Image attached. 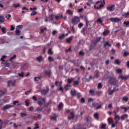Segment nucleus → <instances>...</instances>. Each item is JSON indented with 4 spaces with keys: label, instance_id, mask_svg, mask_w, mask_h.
Listing matches in <instances>:
<instances>
[{
    "label": "nucleus",
    "instance_id": "obj_1",
    "mask_svg": "<svg viewBox=\"0 0 129 129\" xmlns=\"http://www.w3.org/2000/svg\"><path fill=\"white\" fill-rule=\"evenodd\" d=\"M104 5H105V1H97L95 4L94 8L95 10H100V9H102L104 7Z\"/></svg>",
    "mask_w": 129,
    "mask_h": 129
},
{
    "label": "nucleus",
    "instance_id": "obj_2",
    "mask_svg": "<svg viewBox=\"0 0 129 129\" xmlns=\"http://www.w3.org/2000/svg\"><path fill=\"white\" fill-rule=\"evenodd\" d=\"M108 79H109L108 82L109 84H110L111 85H114V86L116 85V83H117L116 78L112 77H110L108 78Z\"/></svg>",
    "mask_w": 129,
    "mask_h": 129
},
{
    "label": "nucleus",
    "instance_id": "obj_3",
    "mask_svg": "<svg viewBox=\"0 0 129 129\" xmlns=\"http://www.w3.org/2000/svg\"><path fill=\"white\" fill-rule=\"evenodd\" d=\"M80 22V18L77 16H75L72 19L73 25H77Z\"/></svg>",
    "mask_w": 129,
    "mask_h": 129
},
{
    "label": "nucleus",
    "instance_id": "obj_4",
    "mask_svg": "<svg viewBox=\"0 0 129 129\" xmlns=\"http://www.w3.org/2000/svg\"><path fill=\"white\" fill-rule=\"evenodd\" d=\"M122 20L121 18H111L110 19V22H112V23H118L119 22H120Z\"/></svg>",
    "mask_w": 129,
    "mask_h": 129
},
{
    "label": "nucleus",
    "instance_id": "obj_5",
    "mask_svg": "<svg viewBox=\"0 0 129 129\" xmlns=\"http://www.w3.org/2000/svg\"><path fill=\"white\" fill-rule=\"evenodd\" d=\"M115 10V5H109L107 7V11L108 12H113Z\"/></svg>",
    "mask_w": 129,
    "mask_h": 129
},
{
    "label": "nucleus",
    "instance_id": "obj_6",
    "mask_svg": "<svg viewBox=\"0 0 129 129\" xmlns=\"http://www.w3.org/2000/svg\"><path fill=\"white\" fill-rule=\"evenodd\" d=\"M16 83H17V81H8V83H7L8 87H10L11 84L13 86H15Z\"/></svg>",
    "mask_w": 129,
    "mask_h": 129
},
{
    "label": "nucleus",
    "instance_id": "obj_7",
    "mask_svg": "<svg viewBox=\"0 0 129 129\" xmlns=\"http://www.w3.org/2000/svg\"><path fill=\"white\" fill-rule=\"evenodd\" d=\"M46 89H43L41 91V94H43V95H45V94H47V93L49 92V91L50 90V89H49V87H46Z\"/></svg>",
    "mask_w": 129,
    "mask_h": 129
},
{
    "label": "nucleus",
    "instance_id": "obj_8",
    "mask_svg": "<svg viewBox=\"0 0 129 129\" xmlns=\"http://www.w3.org/2000/svg\"><path fill=\"white\" fill-rule=\"evenodd\" d=\"M20 63L19 62H16L14 61H12V65L13 67V68H18L19 66H20Z\"/></svg>",
    "mask_w": 129,
    "mask_h": 129
},
{
    "label": "nucleus",
    "instance_id": "obj_9",
    "mask_svg": "<svg viewBox=\"0 0 129 129\" xmlns=\"http://www.w3.org/2000/svg\"><path fill=\"white\" fill-rule=\"evenodd\" d=\"M75 117V115L74 114V112L72 111L70 112V115H69L68 118L69 119H74Z\"/></svg>",
    "mask_w": 129,
    "mask_h": 129
},
{
    "label": "nucleus",
    "instance_id": "obj_10",
    "mask_svg": "<svg viewBox=\"0 0 129 129\" xmlns=\"http://www.w3.org/2000/svg\"><path fill=\"white\" fill-rule=\"evenodd\" d=\"M45 103V99L39 98L38 99V104L39 105H42L43 103Z\"/></svg>",
    "mask_w": 129,
    "mask_h": 129
},
{
    "label": "nucleus",
    "instance_id": "obj_11",
    "mask_svg": "<svg viewBox=\"0 0 129 129\" xmlns=\"http://www.w3.org/2000/svg\"><path fill=\"white\" fill-rule=\"evenodd\" d=\"M73 40V36H71L67 39L66 43H67V44H71Z\"/></svg>",
    "mask_w": 129,
    "mask_h": 129
},
{
    "label": "nucleus",
    "instance_id": "obj_12",
    "mask_svg": "<svg viewBox=\"0 0 129 129\" xmlns=\"http://www.w3.org/2000/svg\"><path fill=\"white\" fill-rule=\"evenodd\" d=\"M11 107H14V106L11 105H7L3 107V110H7V109H9V108H11Z\"/></svg>",
    "mask_w": 129,
    "mask_h": 129
},
{
    "label": "nucleus",
    "instance_id": "obj_13",
    "mask_svg": "<svg viewBox=\"0 0 129 129\" xmlns=\"http://www.w3.org/2000/svg\"><path fill=\"white\" fill-rule=\"evenodd\" d=\"M28 67H29L28 63H25L21 67V70H27Z\"/></svg>",
    "mask_w": 129,
    "mask_h": 129
},
{
    "label": "nucleus",
    "instance_id": "obj_14",
    "mask_svg": "<svg viewBox=\"0 0 129 129\" xmlns=\"http://www.w3.org/2000/svg\"><path fill=\"white\" fill-rule=\"evenodd\" d=\"M89 94L92 96H95V95H96V94L95 93V90L94 89L90 90Z\"/></svg>",
    "mask_w": 129,
    "mask_h": 129
},
{
    "label": "nucleus",
    "instance_id": "obj_15",
    "mask_svg": "<svg viewBox=\"0 0 129 129\" xmlns=\"http://www.w3.org/2000/svg\"><path fill=\"white\" fill-rule=\"evenodd\" d=\"M71 94L73 97H74V96H76V94H77V91L75 90H72L71 91Z\"/></svg>",
    "mask_w": 129,
    "mask_h": 129
},
{
    "label": "nucleus",
    "instance_id": "obj_16",
    "mask_svg": "<svg viewBox=\"0 0 129 129\" xmlns=\"http://www.w3.org/2000/svg\"><path fill=\"white\" fill-rule=\"evenodd\" d=\"M119 78H121V79H122V80H126V79H128L129 76H127L125 77L122 75H120L119 76Z\"/></svg>",
    "mask_w": 129,
    "mask_h": 129
},
{
    "label": "nucleus",
    "instance_id": "obj_17",
    "mask_svg": "<svg viewBox=\"0 0 129 129\" xmlns=\"http://www.w3.org/2000/svg\"><path fill=\"white\" fill-rule=\"evenodd\" d=\"M85 22L86 23V27H88V24H89V21H88V18L87 16L84 17Z\"/></svg>",
    "mask_w": 129,
    "mask_h": 129
},
{
    "label": "nucleus",
    "instance_id": "obj_18",
    "mask_svg": "<svg viewBox=\"0 0 129 129\" xmlns=\"http://www.w3.org/2000/svg\"><path fill=\"white\" fill-rule=\"evenodd\" d=\"M5 22V16H0V25L1 24H3V23Z\"/></svg>",
    "mask_w": 129,
    "mask_h": 129
},
{
    "label": "nucleus",
    "instance_id": "obj_19",
    "mask_svg": "<svg viewBox=\"0 0 129 129\" xmlns=\"http://www.w3.org/2000/svg\"><path fill=\"white\" fill-rule=\"evenodd\" d=\"M45 74H46V75H48L49 77H51L52 72H51V70H49L48 71H45Z\"/></svg>",
    "mask_w": 129,
    "mask_h": 129
},
{
    "label": "nucleus",
    "instance_id": "obj_20",
    "mask_svg": "<svg viewBox=\"0 0 129 129\" xmlns=\"http://www.w3.org/2000/svg\"><path fill=\"white\" fill-rule=\"evenodd\" d=\"M36 60L37 61H38V62H42V60H43V56L42 55H40L36 58Z\"/></svg>",
    "mask_w": 129,
    "mask_h": 129
},
{
    "label": "nucleus",
    "instance_id": "obj_21",
    "mask_svg": "<svg viewBox=\"0 0 129 129\" xmlns=\"http://www.w3.org/2000/svg\"><path fill=\"white\" fill-rule=\"evenodd\" d=\"M94 117H95V118L97 119V120H99V114H98V113H95L94 114Z\"/></svg>",
    "mask_w": 129,
    "mask_h": 129
},
{
    "label": "nucleus",
    "instance_id": "obj_22",
    "mask_svg": "<svg viewBox=\"0 0 129 129\" xmlns=\"http://www.w3.org/2000/svg\"><path fill=\"white\" fill-rule=\"evenodd\" d=\"M105 47H111V44H109L108 41H107L105 44H104V48H105Z\"/></svg>",
    "mask_w": 129,
    "mask_h": 129
},
{
    "label": "nucleus",
    "instance_id": "obj_23",
    "mask_svg": "<svg viewBox=\"0 0 129 129\" xmlns=\"http://www.w3.org/2000/svg\"><path fill=\"white\" fill-rule=\"evenodd\" d=\"M99 77V72H98V71H96L94 75V77H95V78H98Z\"/></svg>",
    "mask_w": 129,
    "mask_h": 129
},
{
    "label": "nucleus",
    "instance_id": "obj_24",
    "mask_svg": "<svg viewBox=\"0 0 129 129\" xmlns=\"http://www.w3.org/2000/svg\"><path fill=\"white\" fill-rule=\"evenodd\" d=\"M114 118L116 121H118V120H120L121 118L118 115H115Z\"/></svg>",
    "mask_w": 129,
    "mask_h": 129
},
{
    "label": "nucleus",
    "instance_id": "obj_25",
    "mask_svg": "<svg viewBox=\"0 0 129 129\" xmlns=\"http://www.w3.org/2000/svg\"><path fill=\"white\" fill-rule=\"evenodd\" d=\"M74 84L73 86H78V85H79V81L77 80V81H74Z\"/></svg>",
    "mask_w": 129,
    "mask_h": 129
},
{
    "label": "nucleus",
    "instance_id": "obj_26",
    "mask_svg": "<svg viewBox=\"0 0 129 129\" xmlns=\"http://www.w3.org/2000/svg\"><path fill=\"white\" fill-rule=\"evenodd\" d=\"M48 18L50 21H53V20H54V18H55V15L54 14H51L49 16Z\"/></svg>",
    "mask_w": 129,
    "mask_h": 129
},
{
    "label": "nucleus",
    "instance_id": "obj_27",
    "mask_svg": "<svg viewBox=\"0 0 129 129\" xmlns=\"http://www.w3.org/2000/svg\"><path fill=\"white\" fill-rule=\"evenodd\" d=\"M128 116V115L127 114H124L121 115V119H122V120H124V119L127 117Z\"/></svg>",
    "mask_w": 129,
    "mask_h": 129
},
{
    "label": "nucleus",
    "instance_id": "obj_28",
    "mask_svg": "<svg viewBox=\"0 0 129 129\" xmlns=\"http://www.w3.org/2000/svg\"><path fill=\"white\" fill-rule=\"evenodd\" d=\"M62 84V82H59V81H56L55 82V85H56V86H61Z\"/></svg>",
    "mask_w": 129,
    "mask_h": 129
},
{
    "label": "nucleus",
    "instance_id": "obj_29",
    "mask_svg": "<svg viewBox=\"0 0 129 129\" xmlns=\"http://www.w3.org/2000/svg\"><path fill=\"white\" fill-rule=\"evenodd\" d=\"M67 14L70 15V16H72V15H73V12L70 10H67Z\"/></svg>",
    "mask_w": 129,
    "mask_h": 129
},
{
    "label": "nucleus",
    "instance_id": "obj_30",
    "mask_svg": "<svg viewBox=\"0 0 129 129\" xmlns=\"http://www.w3.org/2000/svg\"><path fill=\"white\" fill-rule=\"evenodd\" d=\"M62 108H63V103L60 102L58 106V109L59 110H61V109H62Z\"/></svg>",
    "mask_w": 129,
    "mask_h": 129
},
{
    "label": "nucleus",
    "instance_id": "obj_31",
    "mask_svg": "<svg viewBox=\"0 0 129 129\" xmlns=\"http://www.w3.org/2000/svg\"><path fill=\"white\" fill-rule=\"evenodd\" d=\"M123 101H125V102H127L128 101V97L124 96L122 98Z\"/></svg>",
    "mask_w": 129,
    "mask_h": 129
},
{
    "label": "nucleus",
    "instance_id": "obj_32",
    "mask_svg": "<svg viewBox=\"0 0 129 129\" xmlns=\"http://www.w3.org/2000/svg\"><path fill=\"white\" fill-rule=\"evenodd\" d=\"M118 123V121H115L114 123H112L111 125V127H115L117 125V124Z\"/></svg>",
    "mask_w": 129,
    "mask_h": 129
},
{
    "label": "nucleus",
    "instance_id": "obj_33",
    "mask_svg": "<svg viewBox=\"0 0 129 129\" xmlns=\"http://www.w3.org/2000/svg\"><path fill=\"white\" fill-rule=\"evenodd\" d=\"M109 31L108 30H105L103 33V34L104 35V36H107V35H108V34H109Z\"/></svg>",
    "mask_w": 129,
    "mask_h": 129
},
{
    "label": "nucleus",
    "instance_id": "obj_34",
    "mask_svg": "<svg viewBox=\"0 0 129 129\" xmlns=\"http://www.w3.org/2000/svg\"><path fill=\"white\" fill-rule=\"evenodd\" d=\"M114 64L116 65H120V61H119L118 59H116L114 61Z\"/></svg>",
    "mask_w": 129,
    "mask_h": 129
},
{
    "label": "nucleus",
    "instance_id": "obj_35",
    "mask_svg": "<svg viewBox=\"0 0 129 129\" xmlns=\"http://www.w3.org/2000/svg\"><path fill=\"white\" fill-rule=\"evenodd\" d=\"M73 80H74V78H69L68 79V82L69 84H71V83H72V81H73Z\"/></svg>",
    "mask_w": 129,
    "mask_h": 129
},
{
    "label": "nucleus",
    "instance_id": "obj_36",
    "mask_svg": "<svg viewBox=\"0 0 129 129\" xmlns=\"http://www.w3.org/2000/svg\"><path fill=\"white\" fill-rule=\"evenodd\" d=\"M120 108H121V109H124V112H126V111H127V110L128 109V107H125L123 106H120Z\"/></svg>",
    "mask_w": 129,
    "mask_h": 129
},
{
    "label": "nucleus",
    "instance_id": "obj_37",
    "mask_svg": "<svg viewBox=\"0 0 129 129\" xmlns=\"http://www.w3.org/2000/svg\"><path fill=\"white\" fill-rule=\"evenodd\" d=\"M64 38H65V34H62L61 35L59 36L58 39H59V40H63V39H64Z\"/></svg>",
    "mask_w": 129,
    "mask_h": 129
},
{
    "label": "nucleus",
    "instance_id": "obj_38",
    "mask_svg": "<svg viewBox=\"0 0 129 129\" xmlns=\"http://www.w3.org/2000/svg\"><path fill=\"white\" fill-rule=\"evenodd\" d=\"M2 31L3 34H6L7 33V29H6V27H3L2 28Z\"/></svg>",
    "mask_w": 129,
    "mask_h": 129
},
{
    "label": "nucleus",
    "instance_id": "obj_39",
    "mask_svg": "<svg viewBox=\"0 0 129 129\" xmlns=\"http://www.w3.org/2000/svg\"><path fill=\"white\" fill-rule=\"evenodd\" d=\"M48 53L50 55H53V54H54V52L52 51V48H49L48 49Z\"/></svg>",
    "mask_w": 129,
    "mask_h": 129
},
{
    "label": "nucleus",
    "instance_id": "obj_40",
    "mask_svg": "<svg viewBox=\"0 0 129 129\" xmlns=\"http://www.w3.org/2000/svg\"><path fill=\"white\" fill-rule=\"evenodd\" d=\"M97 88L98 89H101V88H102V84H101V83H98Z\"/></svg>",
    "mask_w": 129,
    "mask_h": 129
},
{
    "label": "nucleus",
    "instance_id": "obj_41",
    "mask_svg": "<svg viewBox=\"0 0 129 129\" xmlns=\"http://www.w3.org/2000/svg\"><path fill=\"white\" fill-rule=\"evenodd\" d=\"M116 72L117 73H118L119 74H121V73H122V70L121 69H118L116 70Z\"/></svg>",
    "mask_w": 129,
    "mask_h": 129
},
{
    "label": "nucleus",
    "instance_id": "obj_42",
    "mask_svg": "<svg viewBox=\"0 0 129 129\" xmlns=\"http://www.w3.org/2000/svg\"><path fill=\"white\" fill-rule=\"evenodd\" d=\"M80 102L81 103H85V98L82 97L80 99Z\"/></svg>",
    "mask_w": 129,
    "mask_h": 129
},
{
    "label": "nucleus",
    "instance_id": "obj_43",
    "mask_svg": "<svg viewBox=\"0 0 129 129\" xmlns=\"http://www.w3.org/2000/svg\"><path fill=\"white\" fill-rule=\"evenodd\" d=\"M86 30H87V27L86 26V27H84L81 32L82 33H83V34H84V33H85V32L86 31Z\"/></svg>",
    "mask_w": 129,
    "mask_h": 129
},
{
    "label": "nucleus",
    "instance_id": "obj_44",
    "mask_svg": "<svg viewBox=\"0 0 129 129\" xmlns=\"http://www.w3.org/2000/svg\"><path fill=\"white\" fill-rule=\"evenodd\" d=\"M17 58V55L16 54H14L13 56L11 57V58L10 59V61H13L14 59H16Z\"/></svg>",
    "mask_w": 129,
    "mask_h": 129
},
{
    "label": "nucleus",
    "instance_id": "obj_45",
    "mask_svg": "<svg viewBox=\"0 0 129 129\" xmlns=\"http://www.w3.org/2000/svg\"><path fill=\"white\" fill-rule=\"evenodd\" d=\"M114 91H115V88H114L113 90H111L109 93V95H112L113 93H114Z\"/></svg>",
    "mask_w": 129,
    "mask_h": 129
},
{
    "label": "nucleus",
    "instance_id": "obj_46",
    "mask_svg": "<svg viewBox=\"0 0 129 129\" xmlns=\"http://www.w3.org/2000/svg\"><path fill=\"white\" fill-rule=\"evenodd\" d=\"M39 80H41V77H35L34 78V81H39Z\"/></svg>",
    "mask_w": 129,
    "mask_h": 129
},
{
    "label": "nucleus",
    "instance_id": "obj_47",
    "mask_svg": "<svg viewBox=\"0 0 129 129\" xmlns=\"http://www.w3.org/2000/svg\"><path fill=\"white\" fill-rule=\"evenodd\" d=\"M106 128V124H102L101 126V129H105Z\"/></svg>",
    "mask_w": 129,
    "mask_h": 129
},
{
    "label": "nucleus",
    "instance_id": "obj_48",
    "mask_svg": "<svg viewBox=\"0 0 129 129\" xmlns=\"http://www.w3.org/2000/svg\"><path fill=\"white\" fill-rule=\"evenodd\" d=\"M13 7L14 8H15V9H17V8H20L21 7V6L19 4H17V5L13 4Z\"/></svg>",
    "mask_w": 129,
    "mask_h": 129
},
{
    "label": "nucleus",
    "instance_id": "obj_49",
    "mask_svg": "<svg viewBox=\"0 0 129 129\" xmlns=\"http://www.w3.org/2000/svg\"><path fill=\"white\" fill-rule=\"evenodd\" d=\"M55 18V19L56 20V21H57V20H59V19H60V18H62L63 15H61V16H54Z\"/></svg>",
    "mask_w": 129,
    "mask_h": 129
},
{
    "label": "nucleus",
    "instance_id": "obj_50",
    "mask_svg": "<svg viewBox=\"0 0 129 129\" xmlns=\"http://www.w3.org/2000/svg\"><path fill=\"white\" fill-rule=\"evenodd\" d=\"M6 58H7V56L3 55V57L1 59V61L2 62H5V59H6Z\"/></svg>",
    "mask_w": 129,
    "mask_h": 129
},
{
    "label": "nucleus",
    "instance_id": "obj_51",
    "mask_svg": "<svg viewBox=\"0 0 129 129\" xmlns=\"http://www.w3.org/2000/svg\"><path fill=\"white\" fill-rule=\"evenodd\" d=\"M123 16L124 17H125V18H128V16H129V12H127V13H124L123 14Z\"/></svg>",
    "mask_w": 129,
    "mask_h": 129
},
{
    "label": "nucleus",
    "instance_id": "obj_52",
    "mask_svg": "<svg viewBox=\"0 0 129 129\" xmlns=\"http://www.w3.org/2000/svg\"><path fill=\"white\" fill-rule=\"evenodd\" d=\"M101 93H102V91H97L96 92V94L97 95V96H99Z\"/></svg>",
    "mask_w": 129,
    "mask_h": 129
},
{
    "label": "nucleus",
    "instance_id": "obj_53",
    "mask_svg": "<svg viewBox=\"0 0 129 129\" xmlns=\"http://www.w3.org/2000/svg\"><path fill=\"white\" fill-rule=\"evenodd\" d=\"M48 60L49 61H54V57H53V56H49L48 57Z\"/></svg>",
    "mask_w": 129,
    "mask_h": 129
},
{
    "label": "nucleus",
    "instance_id": "obj_54",
    "mask_svg": "<svg viewBox=\"0 0 129 129\" xmlns=\"http://www.w3.org/2000/svg\"><path fill=\"white\" fill-rule=\"evenodd\" d=\"M79 29H81V28H82V27H83V23H80L78 26Z\"/></svg>",
    "mask_w": 129,
    "mask_h": 129
},
{
    "label": "nucleus",
    "instance_id": "obj_55",
    "mask_svg": "<svg viewBox=\"0 0 129 129\" xmlns=\"http://www.w3.org/2000/svg\"><path fill=\"white\" fill-rule=\"evenodd\" d=\"M5 42H6V40L0 39L1 44H5Z\"/></svg>",
    "mask_w": 129,
    "mask_h": 129
},
{
    "label": "nucleus",
    "instance_id": "obj_56",
    "mask_svg": "<svg viewBox=\"0 0 129 129\" xmlns=\"http://www.w3.org/2000/svg\"><path fill=\"white\" fill-rule=\"evenodd\" d=\"M108 121L109 124H112V123H113V121L110 120V118L108 119Z\"/></svg>",
    "mask_w": 129,
    "mask_h": 129
},
{
    "label": "nucleus",
    "instance_id": "obj_57",
    "mask_svg": "<svg viewBox=\"0 0 129 129\" xmlns=\"http://www.w3.org/2000/svg\"><path fill=\"white\" fill-rule=\"evenodd\" d=\"M21 117H24V116H27V113H21Z\"/></svg>",
    "mask_w": 129,
    "mask_h": 129
},
{
    "label": "nucleus",
    "instance_id": "obj_58",
    "mask_svg": "<svg viewBox=\"0 0 129 129\" xmlns=\"http://www.w3.org/2000/svg\"><path fill=\"white\" fill-rule=\"evenodd\" d=\"M25 75V74L24 73V72H22L20 74H18L19 76H20V77H24V75Z\"/></svg>",
    "mask_w": 129,
    "mask_h": 129
},
{
    "label": "nucleus",
    "instance_id": "obj_59",
    "mask_svg": "<svg viewBox=\"0 0 129 129\" xmlns=\"http://www.w3.org/2000/svg\"><path fill=\"white\" fill-rule=\"evenodd\" d=\"M20 33H21V31H20V30L17 29L16 30V35H19V34H20Z\"/></svg>",
    "mask_w": 129,
    "mask_h": 129
},
{
    "label": "nucleus",
    "instance_id": "obj_60",
    "mask_svg": "<svg viewBox=\"0 0 129 129\" xmlns=\"http://www.w3.org/2000/svg\"><path fill=\"white\" fill-rule=\"evenodd\" d=\"M97 105H98V103L95 102L92 104V106L93 107H95L96 106H97Z\"/></svg>",
    "mask_w": 129,
    "mask_h": 129
},
{
    "label": "nucleus",
    "instance_id": "obj_61",
    "mask_svg": "<svg viewBox=\"0 0 129 129\" xmlns=\"http://www.w3.org/2000/svg\"><path fill=\"white\" fill-rule=\"evenodd\" d=\"M100 40H101V37H97L95 40H96L97 42L98 43V42L100 41Z\"/></svg>",
    "mask_w": 129,
    "mask_h": 129
},
{
    "label": "nucleus",
    "instance_id": "obj_62",
    "mask_svg": "<svg viewBox=\"0 0 129 129\" xmlns=\"http://www.w3.org/2000/svg\"><path fill=\"white\" fill-rule=\"evenodd\" d=\"M128 55H129V53L127 52V51L124 52L123 56L124 57H126Z\"/></svg>",
    "mask_w": 129,
    "mask_h": 129
},
{
    "label": "nucleus",
    "instance_id": "obj_63",
    "mask_svg": "<svg viewBox=\"0 0 129 129\" xmlns=\"http://www.w3.org/2000/svg\"><path fill=\"white\" fill-rule=\"evenodd\" d=\"M97 41L95 40L92 42V44H93L94 46H96V44H97Z\"/></svg>",
    "mask_w": 129,
    "mask_h": 129
},
{
    "label": "nucleus",
    "instance_id": "obj_64",
    "mask_svg": "<svg viewBox=\"0 0 129 129\" xmlns=\"http://www.w3.org/2000/svg\"><path fill=\"white\" fill-rule=\"evenodd\" d=\"M124 25H125V26H128L129 25V21H124L123 22Z\"/></svg>",
    "mask_w": 129,
    "mask_h": 129
}]
</instances>
